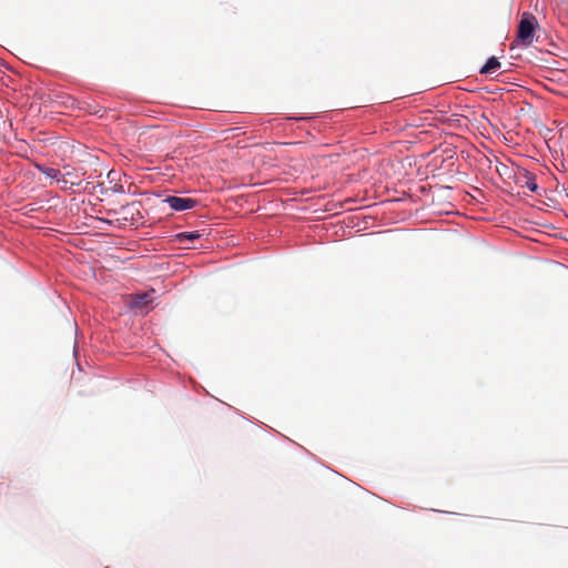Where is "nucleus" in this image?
Masks as SVG:
<instances>
[{"label":"nucleus","instance_id":"6","mask_svg":"<svg viewBox=\"0 0 568 568\" xmlns=\"http://www.w3.org/2000/svg\"><path fill=\"white\" fill-rule=\"evenodd\" d=\"M498 68H500V62L497 60V58L491 57L487 60L485 65L480 69L481 74H489L495 72Z\"/></svg>","mask_w":568,"mask_h":568},{"label":"nucleus","instance_id":"7","mask_svg":"<svg viewBox=\"0 0 568 568\" xmlns=\"http://www.w3.org/2000/svg\"><path fill=\"white\" fill-rule=\"evenodd\" d=\"M525 181L523 186L527 187L531 192H536L538 190V184L536 182V178L531 175L530 173L525 174Z\"/></svg>","mask_w":568,"mask_h":568},{"label":"nucleus","instance_id":"2","mask_svg":"<svg viewBox=\"0 0 568 568\" xmlns=\"http://www.w3.org/2000/svg\"><path fill=\"white\" fill-rule=\"evenodd\" d=\"M64 173H61L59 184L62 190H68L74 185H80L82 182L81 175L78 170L64 166Z\"/></svg>","mask_w":568,"mask_h":568},{"label":"nucleus","instance_id":"8","mask_svg":"<svg viewBox=\"0 0 568 568\" xmlns=\"http://www.w3.org/2000/svg\"><path fill=\"white\" fill-rule=\"evenodd\" d=\"M200 237H201V234L197 231H194V232H183V233H179L176 235V240L180 243L184 242L185 240L194 241V240H197Z\"/></svg>","mask_w":568,"mask_h":568},{"label":"nucleus","instance_id":"1","mask_svg":"<svg viewBox=\"0 0 568 568\" xmlns=\"http://www.w3.org/2000/svg\"><path fill=\"white\" fill-rule=\"evenodd\" d=\"M536 27V17L532 13L525 12L521 16L517 30V40L521 45L528 47L532 43Z\"/></svg>","mask_w":568,"mask_h":568},{"label":"nucleus","instance_id":"5","mask_svg":"<svg viewBox=\"0 0 568 568\" xmlns=\"http://www.w3.org/2000/svg\"><path fill=\"white\" fill-rule=\"evenodd\" d=\"M37 169L42 173L44 174L45 176L52 179V180H55L57 183L59 184V180H60V176H61V172L54 168H49V166H45V165H37Z\"/></svg>","mask_w":568,"mask_h":568},{"label":"nucleus","instance_id":"3","mask_svg":"<svg viewBox=\"0 0 568 568\" xmlns=\"http://www.w3.org/2000/svg\"><path fill=\"white\" fill-rule=\"evenodd\" d=\"M174 211H185L196 206L197 201L190 197L166 196L163 200Z\"/></svg>","mask_w":568,"mask_h":568},{"label":"nucleus","instance_id":"4","mask_svg":"<svg viewBox=\"0 0 568 568\" xmlns=\"http://www.w3.org/2000/svg\"><path fill=\"white\" fill-rule=\"evenodd\" d=\"M152 302V297L149 293L138 294L132 298V307L143 308Z\"/></svg>","mask_w":568,"mask_h":568}]
</instances>
